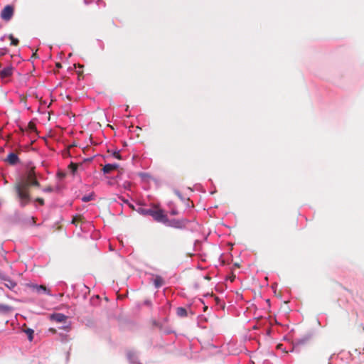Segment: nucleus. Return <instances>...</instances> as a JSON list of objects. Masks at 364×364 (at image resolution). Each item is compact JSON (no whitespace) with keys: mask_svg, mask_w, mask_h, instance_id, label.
<instances>
[{"mask_svg":"<svg viewBox=\"0 0 364 364\" xmlns=\"http://www.w3.org/2000/svg\"><path fill=\"white\" fill-rule=\"evenodd\" d=\"M188 220L184 218L182 219H171L168 218V221L165 225L176 229H183L186 228Z\"/></svg>","mask_w":364,"mask_h":364,"instance_id":"obj_3","label":"nucleus"},{"mask_svg":"<svg viewBox=\"0 0 364 364\" xmlns=\"http://www.w3.org/2000/svg\"><path fill=\"white\" fill-rule=\"evenodd\" d=\"M14 68L12 66H8L4 68L0 72V76L2 78L10 77L13 74Z\"/></svg>","mask_w":364,"mask_h":364,"instance_id":"obj_7","label":"nucleus"},{"mask_svg":"<svg viewBox=\"0 0 364 364\" xmlns=\"http://www.w3.org/2000/svg\"><path fill=\"white\" fill-rule=\"evenodd\" d=\"M81 220H82V216L81 215H75V216L73 217V218L72 220V223L77 224Z\"/></svg>","mask_w":364,"mask_h":364,"instance_id":"obj_18","label":"nucleus"},{"mask_svg":"<svg viewBox=\"0 0 364 364\" xmlns=\"http://www.w3.org/2000/svg\"><path fill=\"white\" fill-rule=\"evenodd\" d=\"M92 199H93V195L90 194V195H88V196H83L82 198V200L83 202H89V201L92 200Z\"/></svg>","mask_w":364,"mask_h":364,"instance_id":"obj_19","label":"nucleus"},{"mask_svg":"<svg viewBox=\"0 0 364 364\" xmlns=\"http://www.w3.org/2000/svg\"><path fill=\"white\" fill-rule=\"evenodd\" d=\"M11 310V308L9 306L0 304V311L7 312Z\"/></svg>","mask_w":364,"mask_h":364,"instance_id":"obj_16","label":"nucleus"},{"mask_svg":"<svg viewBox=\"0 0 364 364\" xmlns=\"http://www.w3.org/2000/svg\"><path fill=\"white\" fill-rule=\"evenodd\" d=\"M152 210H153V208H149V209H146V208H139L137 209V212L143 215H151Z\"/></svg>","mask_w":364,"mask_h":364,"instance_id":"obj_11","label":"nucleus"},{"mask_svg":"<svg viewBox=\"0 0 364 364\" xmlns=\"http://www.w3.org/2000/svg\"><path fill=\"white\" fill-rule=\"evenodd\" d=\"M207 309H208V306H204V308H203V311H207Z\"/></svg>","mask_w":364,"mask_h":364,"instance_id":"obj_31","label":"nucleus"},{"mask_svg":"<svg viewBox=\"0 0 364 364\" xmlns=\"http://www.w3.org/2000/svg\"><path fill=\"white\" fill-rule=\"evenodd\" d=\"M9 283L11 284V286H9V285L7 284V287H9V288H11H11H14V287L16 286V284H15L14 282H11V281H10V282H9Z\"/></svg>","mask_w":364,"mask_h":364,"instance_id":"obj_25","label":"nucleus"},{"mask_svg":"<svg viewBox=\"0 0 364 364\" xmlns=\"http://www.w3.org/2000/svg\"><path fill=\"white\" fill-rule=\"evenodd\" d=\"M119 168V164H108L105 165V166L102 168V171L104 173H109L111 171L116 170Z\"/></svg>","mask_w":364,"mask_h":364,"instance_id":"obj_8","label":"nucleus"},{"mask_svg":"<svg viewBox=\"0 0 364 364\" xmlns=\"http://www.w3.org/2000/svg\"><path fill=\"white\" fill-rule=\"evenodd\" d=\"M57 176L60 178H63L65 177V174L63 173H58Z\"/></svg>","mask_w":364,"mask_h":364,"instance_id":"obj_24","label":"nucleus"},{"mask_svg":"<svg viewBox=\"0 0 364 364\" xmlns=\"http://www.w3.org/2000/svg\"><path fill=\"white\" fill-rule=\"evenodd\" d=\"M25 333L28 336V340L30 341H32L33 339V333H34L33 330L31 328H27L26 330H25Z\"/></svg>","mask_w":364,"mask_h":364,"instance_id":"obj_13","label":"nucleus"},{"mask_svg":"<svg viewBox=\"0 0 364 364\" xmlns=\"http://www.w3.org/2000/svg\"><path fill=\"white\" fill-rule=\"evenodd\" d=\"M152 218L158 223L165 224L168 221V215L165 213L164 210L160 208L158 205H154L151 212Z\"/></svg>","mask_w":364,"mask_h":364,"instance_id":"obj_2","label":"nucleus"},{"mask_svg":"<svg viewBox=\"0 0 364 364\" xmlns=\"http://www.w3.org/2000/svg\"><path fill=\"white\" fill-rule=\"evenodd\" d=\"M54 191H55V189L53 188L51 186H48L43 188V191L44 193H51L53 192Z\"/></svg>","mask_w":364,"mask_h":364,"instance_id":"obj_17","label":"nucleus"},{"mask_svg":"<svg viewBox=\"0 0 364 364\" xmlns=\"http://www.w3.org/2000/svg\"><path fill=\"white\" fill-rule=\"evenodd\" d=\"M55 66L58 68H60L62 67L61 64L60 63H57L55 64Z\"/></svg>","mask_w":364,"mask_h":364,"instance_id":"obj_28","label":"nucleus"},{"mask_svg":"<svg viewBox=\"0 0 364 364\" xmlns=\"http://www.w3.org/2000/svg\"><path fill=\"white\" fill-rule=\"evenodd\" d=\"M49 331H50V332H52V333H56V330H55V329H54V328H50L49 329Z\"/></svg>","mask_w":364,"mask_h":364,"instance_id":"obj_27","label":"nucleus"},{"mask_svg":"<svg viewBox=\"0 0 364 364\" xmlns=\"http://www.w3.org/2000/svg\"><path fill=\"white\" fill-rule=\"evenodd\" d=\"M63 329L66 330L67 331H69L70 328V326L69 325H67L65 326H63Z\"/></svg>","mask_w":364,"mask_h":364,"instance_id":"obj_26","label":"nucleus"},{"mask_svg":"<svg viewBox=\"0 0 364 364\" xmlns=\"http://www.w3.org/2000/svg\"><path fill=\"white\" fill-rule=\"evenodd\" d=\"M9 38L11 40V45L16 46L18 45L19 41L14 38L12 34H10Z\"/></svg>","mask_w":364,"mask_h":364,"instance_id":"obj_14","label":"nucleus"},{"mask_svg":"<svg viewBox=\"0 0 364 364\" xmlns=\"http://www.w3.org/2000/svg\"><path fill=\"white\" fill-rule=\"evenodd\" d=\"M33 287L38 293L45 292L47 294L50 295V290L47 289L46 287L44 285H35Z\"/></svg>","mask_w":364,"mask_h":364,"instance_id":"obj_10","label":"nucleus"},{"mask_svg":"<svg viewBox=\"0 0 364 364\" xmlns=\"http://www.w3.org/2000/svg\"><path fill=\"white\" fill-rule=\"evenodd\" d=\"M112 156H113L114 158L117 159H119V160H120V159H122V156H121V154H119V151H114V152L112 153Z\"/></svg>","mask_w":364,"mask_h":364,"instance_id":"obj_22","label":"nucleus"},{"mask_svg":"<svg viewBox=\"0 0 364 364\" xmlns=\"http://www.w3.org/2000/svg\"><path fill=\"white\" fill-rule=\"evenodd\" d=\"M171 214H172V215H176V211H175V210H172V211H171Z\"/></svg>","mask_w":364,"mask_h":364,"instance_id":"obj_30","label":"nucleus"},{"mask_svg":"<svg viewBox=\"0 0 364 364\" xmlns=\"http://www.w3.org/2000/svg\"><path fill=\"white\" fill-rule=\"evenodd\" d=\"M136 129L137 130H139L140 132L141 131V129L140 127H136Z\"/></svg>","mask_w":364,"mask_h":364,"instance_id":"obj_32","label":"nucleus"},{"mask_svg":"<svg viewBox=\"0 0 364 364\" xmlns=\"http://www.w3.org/2000/svg\"><path fill=\"white\" fill-rule=\"evenodd\" d=\"M5 161L9 164L14 166L19 163L20 160L16 154L11 152L8 154Z\"/></svg>","mask_w":364,"mask_h":364,"instance_id":"obj_5","label":"nucleus"},{"mask_svg":"<svg viewBox=\"0 0 364 364\" xmlns=\"http://www.w3.org/2000/svg\"><path fill=\"white\" fill-rule=\"evenodd\" d=\"M28 128L31 132H36V127L33 122H29L28 125Z\"/></svg>","mask_w":364,"mask_h":364,"instance_id":"obj_20","label":"nucleus"},{"mask_svg":"<svg viewBox=\"0 0 364 364\" xmlns=\"http://www.w3.org/2000/svg\"><path fill=\"white\" fill-rule=\"evenodd\" d=\"M129 208H131L132 210H135L134 206L132 204L129 203Z\"/></svg>","mask_w":364,"mask_h":364,"instance_id":"obj_29","label":"nucleus"},{"mask_svg":"<svg viewBox=\"0 0 364 364\" xmlns=\"http://www.w3.org/2000/svg\"><path fill=\"white\" fill-rule=\"evenodd\" d=\"M41 183L38 181V175L36 171V166H28L24 173L20 176L14 185V190L21 207L27 205L32 200L31 189L39 188Z\"/></svg>","mask_w":364,"mask_h":364,"instance_id":"obj_1","label":"nucleus"},{"mask_svg":"<svg viewBox=\"0 0 364 364\" xmlns=\"http://www.w3.org/2000/svg\"><path fill=\"white\" fill-rule=\"evenodd\" d=\"M60 341L63 343L68 342L70 340V338L67 334H60Z\"/></svg>","mask_w":364,"mask_h":364,"instance_id":"obj_15","label":"nucleus"},{"mask_svg":"<svg viewBox=\"0 0 364 364\" xmlns=\"http://www.w3.org/2000/svg\"><path fill=\"white\" fill-rule=\"evenodd\" d=\"M14 8L13 6H6L1 12V17L5 21H9L14 15Z\"/></svg>","mask_w":364,"mask_h":364,"instance_id":"obj_4","label":"nucleus"},{"mask_svg":"<svg viewBox=\"0 0 364 364\" xmlns=\"http://www.w3.org/2000/svg\"><path fill=\"white\" fill-rule=\"evenodd\" d=\"M78 165L77 164L71 163L69 165V168L72 171L73 173H75L77 169Z\"/></svg>","mask_w":364,"mask_h":364,"instance_id":"obj_21","label":"nucleus"},{"mask_svg":"<svg viewBox=\"0 0 364 364\" xmlns=\"http://www.w3.org/2000/svg\"><path fill=\"white\" fill-rule=\"evenodd\" d=\"M176 314L179 317H186L187 316V311L183 307H178L176 309Z\"/></svg>","mask_w":364,"mask_h":364,"instance_id":"obj_12","label":"nucleus"},{"mask_svg":"<svg viewBox=\"0 0 364 364\" xmlns=\"http://www.w3.org/2000/svg\"><path fill=\"white\" fill-rule=\"evenodd\" d=\"M153 282H154V286L156 288L161 287L164 284V279L161 276H159V275L155 276V277L153 279Z\"/></svg>","mask_w":364,"mask_h":364,"instance_id":"obj_9","label":"nucleus"},{"mask_svg":"<svg viewBox=\"0 0 364 364\" xmlns=\"http://www.w3.org/2000/svg\"><path fill=\"white\" fill-rule=\"evenodd\" d=\"M34 200L38 202L41 205H43L45 204L44 199L43 198H36Z\"/></svg>","mask_w":364,"mask_h":364,"instance_id":"obj_23","label":"nucleus"},{"mask_svg":"<svg viewBox=\"0 0 364 364\" xmlns=\"http://www.w3.org/2000/svg\"><path fill=\"white\" fill-rule=\"evenodd\" d=\"M68 316L60 313L53 314L50 316V319L58 323L65 322Z\"/></svg>","mask_w":364,"mask_h":364,"instance_id":"obj_6","label":"nucleus"}]
</instances>
